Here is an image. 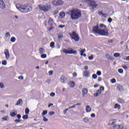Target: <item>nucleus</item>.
I'll list each match as a JSON object with an SVG mask.
<instances>
[{
    "label": "nucleus",
    "instance_id": "13",
    "mask_svg": "<svg viewBox=\"0 0 129 129\" xmlns=\"http://www.w3.org/2000/svg\"><path fill=\"white\" fill-rule=\"evenodd\" d=\"M69 54H75V55H77V51L74 50L72 48L69 49Z\"/></svg>",
    "mask_w": 129,
    "mask_h": 129
},
{
    "label": "nucleus",
    "instance_id": "29",
    "mask_svg": "<svg viewBox=\"0 0 129 129\" xmlns=\"http://www.w3.org/2000/svg\"><path fill=\"white\" fill-rule=\"evenodd\" d=\"M48 24H49V25H53V24H54V21L52 18L49 19V20L48 21Z\"/></svg>",
    "mask_w": 129,
    "mask_h": 129
},
{
    "label": "nucleus",
    "instance_id": "36",
    "mask_svg": "<svg viewBox=\"0 0 129 129\" xmlns=\"http://www.w3.org/2000/svg\"><path fill=\"white\" fill-rule=\"evenodd\" d=\"M39 51H40V54H43V53H44V48H40Z\"/></svg>",
    "mask_w": 129,
    "mask_h": 129
},
{
    "label": "nucleus",
    "instance_id": "32",
    "mask_svg": "<svg viewBox=\"0 0 129 129\" xmlns=\"http://www.w3.org/2000/svg\"><path fill=\"white\" fill-rule=\"evenodd\" d=\"M41 58H42L43 59H46V58H47V54H41Z\"/></svg>",
    "mask_w": 129,
    "mask_h": 129
},
{
    "label": "nucleus",
    "instance_id": "58",
    "mask_svg": "<svg viewBox=\"0 0 129 129\" xmlns=\"http://www.w3.org/2000/svg\"><path fill=\"white\" fill-rule=\"evenodd\" d=\"M19 80H23L24 79V77L23 76H20L19 77Z\"/></svg>",
    "mask_w": 129,
    "mask_h": 129
},
{
    "label": "nucleus",
    "instance_id": "1",
    "mask_svg": "<svg viewBox=\"0 0 129 129\" xmlns=\"http://www.w3.org/2000/svg\"><path fill=\"white\" fill-rule=\"evenodd\" d=\"M16 8L18 11H20L22 14H26V13H29L32 11V7L28 5H22L21 4H16Z\"/></svg>",
    "mask_w": 129,
    "mask_h": 129
},
{
    "label": "nucleus",
    "instance_id": "50",
    "mask_svg": "<svg viewBox=\"0 0 129 129\" xmlns=\"http://www.w3.org/2000/svg\"><path fill=\"white\" fill-rule=\"evenodd\" d=\"M99 90H101V91H104V87L103 86H100Z\"/></svg>",
    "mask_w": 129,
    "mask_h": 129
},
{
    "label": "nucleus",
    "instance_id": "54",
    "mask_svg": "<svg viewBox=\"0 0 129 129\" xmlns=\"http://www.w3.org/2000/svg\"><path fill=\"white\" fill-rule=\"evenodd\" d=\"M46 83H47V84H50V83H51V80L48 79V80H46Z\"/></svg>",
    "mask_w": 129,
    "mask_h": 129
},
{
    "label": "nucleus",
    "instance_id": "9",
    "mask_svg": "<svg viewBox=\"0 0 129 129\" xmlns=\"http://www.w3.org/2000/svg\"><path fill=\"white\" fill-rule=\"evenodd\" d=\"M4 54L5 55L6 60H9V59H10V57L11 56L9 49H6L4 51Z\"/></svg>",
    "mask_w": 129,
    "mask_h": 129
},
{
    "label": "nucleus",
    "instance_id": "22",
    "mask_svg": "<svg viewBox=\"0 0 129 129\" xmlns=\"http://www.w3.org/2000/svg\"><path fill=\"white\" fill-rule=\"evenodd\" d=\"M59 17L61 19H64V18H65V12H60L59 14Z\"/></svg>",
    "mask_w": 129,
    "mask_h": 129
},
{
    "label": "nucleus",
    "instance_id": "57",
    "mask_svg": "<svg viewBox=\"0 0 129 129\" xmlns=\"http://www.w3.org/2000/svg\"><path fill=\"white\" fill-rule=\"evenodd\" d=\"M17 117L19 119H21V118L22 117V116H21V114H18Z\"/></svg>",
    "mask_w": 129,
    "mask_h": 129
},
{
    "label": "nucleus",
    "instance_id": "38",
    "mask_svg": "<svg viewBox=\"0 0 129 129\" xmlns=\"http://www.w3.org/2000/svg\"><path fill=\"white\" fill-rule=\"evenodd\" d=\"M5 37H6V38H10V37H11V34H10L9 32H7V33H6V35Z\"/></svg>",
    "mask_w": 129,
    "mask_h": 129
},
{
    "label": "nucleus",
    "instance_id": "25",
    "mask_svg": "<svg viewBox=\"0 0 129 129\" xmlns=\"http://www.w3.org/2000/svg\"><path fill=\"white\" fill-rule=\"evenodd\" d=\"M17 111H15V112H12L11 113H10V115L11 116H12V117H15V116L16 115H17Z\"/></svg>",
    "mask_w": 129,
    "mask_h": 129
},
{
    "label": "nucleus",
    "instance_id": "46",
    "mask_svg": "<svg viewBox=\"0 0 129 129\" xmlns=\"http://www.w3.org/2000/svg\"><path fill=\"white\" fill-rule=\"evenodd\" d=\"M49 115H51V116L54 115V114H55V112L54 111H50L49 112Z\"/></svg>",
    "mask_w": 129,
    "mask_h": 129
},
{
    "label": "nucleus",
    "instance_id": "62",
    "mask_svg": "<svg viewBox=\"0 0 129 129\" xmlns=\"http://www.w3.org/2000/svg\"><path fill=\"white\" fill-rule=\"evenodd\" d=\"M21 120L20 119H16L15 120V122H21Z\"/></svg>",
    "mask_w": 129,
    "mask_h": 129
},
{
    "label": "nucleus",
    "instance_id": "19",
    "mask_svg": "<svg viewBox=\"0 0 129 129\" xmlns=\"http://www.w3.org/2000/svg\"><path fill=\"white\" fill-rule=\"evenodd\" d=\"M117 102H118L119 103H121V104H123L125 102L124 100H123V99L119 98L117 100Z\"/></svg>",
    "mask_w": 129,
    "mask_h": 129
},
{
    "label": "nucleus",
    "instance_id": "51",
    "mask_svg": "<svg viewBox=\"0 0 129 129\" xmlns=\"http://www.w3.org/2000/svg\"><path fill=\"white\" fill-rule=\"evenodd\" d=\"M43 120L44 122L48 121V118H46L45 116L43 117Z\"/></svg>",
    "mask_w": 129,
    "mask_h": 129
},
{
    "label": "nucleus",
    "instance_id": "23",
    "mask_svg": "<svg viewBox=\"0 0 129 129\" xmlns=\"http://www.w3.org/2000/svg\"><path fill=\"white\" fill-rule=\"evenodd\" d=\"M114 108L115 109H120V105L118 104H115L114 105Z\"/></svg>",
    "mask_w": 129,
    "mask_h": 129
},
{
    "label": "nucleus",
    "instance_id": "43",
    "mask_svg": "<svg viewBox=\"0 0 129 129\" xmlns=\"http://www.w3.org/2000/svg\"><path fill=\"white\" fill-rule=\"evenodd\" d=\"M92 78H93V79H97V75H96V74H93L92 75Z\"/></svg>",
    "mask_w": 129,
    "mask_h": 129
},
{
    "label": "nucleus",
    "instance_id": "7",
    "mask_svg": "<svg viewBox=\"0 0 129 129\" xmlns=\"http://www.w3.org/2000/svg\"><path fill=\"white\" fill-rule=\"evenodd\" d=\"M52 4L55 7H57L58 6H61V5H63V1L61 0H53L52 1Z\"/></svg>",
    "mask_w": 129,
    "mask_h": 129
},
{
    "label": "nucleus",
    "instance_id": "31",
    "mask_svg": "<svg viewBox=\"0 0 129 129\" xmlns=\"http://www.w3.org/2000/svg\"><path fill=\"white\" fill-rule=\"evenodd\" d=\"M79 52H80L81 55H82V54H83V53H85V52L86 51V50L85 49H84L81 50H80V49H79Z\"/></svg>",
    "mask_w": 129,
    "mask_h": 129
},
{
    "label": "nucleus",
    "instance_id": "55",
    "mask_svg": "<svg viewBox=\"0 0 129 129\" xmlns=\"http://www.w3.org/2000/svg\"><path fill=\"white\" fill-rule=\"evenodd\" d=\"M50 96H51L52 97H54V96H55V93H51L50 94Z\"/></svg>",
    "mask_w": 129,
    "mask_h": 129
},
{
    "label": "nucleus",
    "instance_id": "21",
    "mask_svg": "<svg viewBox=\"0 0 129 129\" xmlns=\"http://www.w3.org/2000/svg\"><path fill=\"white\" fill-rule=\"evenodd\" d=\"M86 112H90V111H91V108L90 107V106L87 105L86 106Z\"/></svg>",
    "mask_w": 129,
    "mask_h": 129
},
{
    "label": "nucleus",
    "instance_id": "8",
    "mask_svg": "<svg viewBox=\"0 0 129 129\" xmlns=\"http://www.w3.org/2000/svg\"><path fill=\"white\" fill-rule=\"evenodd\" d=\"M44 13H47V12H49L50 10L52 9L51 7V5L50 4H46L44 5Z\"/></svg>",
    "mask_w": 129,
    "mask_h": 129
},
{
    "label": "nucleus",
    "instance_id": "40",
    "mask_svg": "<svg viewBox=\"0 0 129 129\" xmlns=\"http://www.w3.org/2000/svg\"><path fill=\"white\" fill-rule=\"evenodd\" d=\"M29 112H30V110L29 109V108H26L25 109V113H26V114H29Z\"/></svg>",
    "mask_w": 129,
    "mask_h": 129
},
{
    "label": "nucleus",
    "instance_id": "59",
    "mask_svg": "<svg viewBox=\"0 0 129 129\" xmlns=\"http://www.w3.org/2000/svg\"><path fill=\"white\" fill-rule=\"evenodd\" d=\"M58 39H62L63 38V36L61 35H58Z\"/></svg>",
    "mask_w": 129,
    "mask_h": 129
},
{
    "label": "nucleus",
    "instance_id": "17",
    "mask_svg": "<svg viewBox=\"0 0 129 129\" xmlns=\"http://www.w3.org/2000/svg\"><path fill=\"white\" fill-rule=\"evenodd\" d=\"M38 8L40 11H43V12H45V5H43L41 4L39 6Z\"/></svg>",
    "mask_w": 129,
    "mask_h": 129
},
{
    "label": "nucleus",
    "instance_id": "2",
    "mask_svg": "<svg viewBox=\"0 0 129 129\" xmlns=\"http://www.w3.org/2000/svg\"><path fill=\"white\" fill-rule=\"evenodd\" d=\"M93 31L95 34H98L101 36H108V30L107 29H101L99 26H94Z\"/></svg>",
    "mask_w": 129,
    "mask_h": 129
},
{
    "label": "nucleus",
    "instance_id": "61",
    "mask_svg": "<svg viewBox=\"0 0 129 129\" xmlns=\"http://www.w3.org/2000/svg\"><path fill=\"white\" fill-rule=\"evenodd\" d=\"M76 106V105H74L70 107L69 108L71 109V108H74Z\"/></svg>",
    "mask_w": 129,
    "mask_h": 129
},
{
    "label": "nucleus",
    "instance_id": "45",
    "mask_svg": "<svg viewBox=\"0 0 129 129\" xmlns=\"http://www.w3.org/2000/svg\"><path fill=\"white\" fill-rule=\"evenodd\" d=\"M22 118H23V119H28V115H25L23 116Z\"/></svg>",
    "mask_w": 129,
    "mask_h": 129
},
{
    "label": "nucleus",
    "instance_id": "24",
    "mask_svg": "<svg viewBox=\"0 0 129 129\" xmlns=\"http://www.w3.org/2000/svg\"><path fill=\"white\" fill-rule=\"evenodd\" d=\"M62 52H63V53L64 54H69V49L67 50L66 48H63L62 50Z\"/></svg>",
    "mask_w": 129,
    "mask_h": 129
},
{
    "label": "nucleus",
    "instance_id": "3",
    "mask_svg": "<svg viewBox=\"0 0 129 129\" xmlns=\"http://www.w3.org/2000/svg\"><path fill=\"white\" fill-rule=\"evenodd\" d=\"M71 17L73 20H77L79 18H81V11L79 10H71Z\"/></svg>",
    "mask_w": 129,
    "mask_h": 129
},
{
    "label": "nucleus",
    "instance_id": "20",
    "mask_svg": "<svg viewBox=\"0 0 129 129\" xmlns=\"http://www.w3.org/2000/svg\"><path fill=\"white\" fill-rule=\"evenodd\" d=\"M2 119L4 121H6L9 120V119H10V117H9V116H5L2 117Z\"/></svg>",
    "mask_w": 129,
    "mask_h": 129
},
{
    "label": "nucleus",
    "instance_id": "35",
    "mask_svg": "<svg viewBox=\"0 0 129 129\" xmlns=\"http://www.w3.org/2000/svg\"><path fill=\"white\" fill-rule=\"evenodd\" d=\"M11 42H12L13 43L16 42V38L14 37H13L11 38L10 40Z\"/></svg>",
    "mask_w": 129,
    "mask_h": 129
},
{
    "label": "nucleus",
    "instance_id": "33",
    "mask_svg": "<svg viewBox=\"0 0 129 129\" xmlns=\"http://www.w3.org/2000/svg\"><path fill=\"white\" fill-rule=\"evenodd\" d=\"M47 113L48 112L47 111V110H44L41 113V115H42V116H44V115H46V114H47Z\"/></svg>",
    "mask_w": 129,
    "mask_h": 129
},
{
    "label": "nucleus",
    "instance_id": "49",
    "mask_svg": "<svg viewBox=\"0 0 129 129\" xmlns=\"http://www.w3.org/2000/svg\"><path fill=\"white\" fill-rule=\"evenodd\" d=\"M97 75H98V76H101V72L99 71H97Z\"/></svg>",
    "mask_w": 129,
    "mask_h": 129
},
{
    "label": "nucleus",
    "instance_id": "48",
    "mask_svg": "<svg viewBox=\"0 0 129 129\" xmlns=\"http://www.w3.org/2000/svg\"><path fill=\"white\" fill-rule=\"evenodd\" d=\"M88 59L90 60H93V55H91V56H89Z\"/></svg>",
    "mask_w": 129,
    "mask_h": 129
},
{
    "label": "nucleus",
    "instance_id": "18",
    "mask_svg": "<svg viewBox=\"0 0 129 129\" xmlns=\"http://www.w3.org/2000/svg\"><path fill=\"white\" fill-rule=\"evenodd\" d=\"M23 104V100L22 99H20L16 103L15 105L18 106V105H22Z\"/></svg>",
    "mask_w": 129,
    "mask_h": 129
},
{
    "label": "nucleus",
    "instance_id": "37",
    "mask_svg": "<svg viewBox=\"0 0 129 129\" xmlns=\"http://www.w3.org/2000/svg\"><path fill=\"white\" fill-rule=\"evenodd\" d=\"M111 83H112V84H114V83H116V80H115V79H112L111 80Z\"/></svg>",
    "mask_w": 129,
    "mask_h": 129
},
{
    "label": "nucleus",
    "instance_id": "56",
    "mask_svg": "<svg viewBox=\"0 0 129 129\" xmlns=\"http://www.w3.org/2000/svg\"><path fill=\"white\" fill-rule=\"evenodd\" d=\"M58 28H61V29H63V28H65V25H59L58 26Z\"/></svg>",
    "mask_w": 129,
    "mask_h": 129
},
{
    "label": "nucleus",
    "instance_id": "30",
    "mask_svg": "<svg viewBox=\"0 0 129 129\" xmlns=\"http://www.w3.org/2000/svg\"><path fill=\"white\" fill-rule=\"evenodd\" d=\"M64 79H65V77L64 76H62L60 77V80H61V81H62V83H66V82L65 81H64Z\"/></svg>",
    "mask_w": 129,
    "mask_h": 129
},
{
    "label": "nucleus",
    "instance_id": "60",
    "mask_svg": "<svg viewBox=\"0 0 129 129\" xmlns=\"http://www.w3.org/2000/svg\"><path fill=\"white\" fill-rule=\"evenodd\" d=\"M102 79L101 78V77H99L98 79V81L99 82H100V81H102Z\"/></svg>",
    "mask_w": 129,
    "mask_h": 129
},
{
    "label": "nucleus",
    "instance_id": "14",
    "mask_svg": "<svg viewBox=\"0 0 129 129\" xmlns=\"http://www.w3.org/2000/svg\"><path fill=\"white\" fill-rule=\"evenodd\" d=\"M68 85H70V87L73 88L75 86V82L73 81H70L68 83Z\"/></svg>",
    "mask_w": 129,
    "mask_h": 129
},
{
    "label": "nucleus",
    "instance_id": "6",
    "mask_svg": "<svg viewBox=\"0 0 129 129\" xmlns=\"http://www.w3.org/2000/svg\"><path fill=\"white\" fill-rule=\"evenodd\" d=\"M70 36L76 42H78V41H79V37H78V35L75 32H72V33L70 34Z\"/></svg>",
    "mask_w": 129,
    "mask_h": 129
},
{
    "label": "nucleus",
    "instance_id": "64",
    "mask_svg": "<svg viewBox=\"0 0 129 129\" xmlns=\"http://www.w3.org/2000/svg\"><path fill=\"white\" fill-rule=\"evenodd\" d=\"M91 116L92 117H95V114H94V113L91 114Z\"/></svg>",
    "mask_w": 129,
    "mask_h": 129
},
{
    "label": "nucleus",
    "instance_id": "44",
    "mask_svg": "<svg viewBox=\"0 0 129 129\" xmlns=\"http://www.w3.org/2000/svg\"><path fill=\"white\" fill-rule=\"evenodd\" d=\"M7 60H3L2 61V65H4L5 66H6V65H7Z\"/></svg>",
    "mask_w": 129,
    "mask_h": 129
},
{
    "label": "nucleus",
    "instance_id": "11",
    "mask_svg": "<svg viewBox=\"0 0 129 129\" xmlns=\"http://www.w3.org/2000/svg\"><path fill=\"white\" fill-rule=\"evenodd\" d=\"M83 77H90V73L88 71H85L83 72Z\"/></svg>",
    "mask_w": 129,
    "mask_h": 129
},
{
    "label": "nucleus",
    "instance_id": "26",
    "mask_svg": "<svg viewBox=\"0 0 129 129\" xmlns=\"http://www.w3.org/2000/svg\"><path fill=\"white\" fill-rule=\"evenodd\" d=\"M99 28H101L102 29H106L107 27L105 26V25L103 24H100Z\"/></svg>",
    "mask_w": 129,
    "mask_h": 129
},
{
    "label": "nucleus",
    "instance_id": "27",
    "mask_svg": "<svg viewBox=\"0 0 129 129\" xmlns=\"http://www.w3.org/2000/svg\"><path fill=\"white\" fill-rule=\"evenodd\" d=\"M119 56H120V53L117 52V53H115L114 54V57H115V58H118V57H119Z\"/></svg>",
    "mask_w": 129,
    "mask_h": 129
},
{
    "label": "nucleus",
    "instance_id": "16",
    "mask_svg": "<svg viewBox=\"0 0 129 129\" xmlns=\"http://www.w3.org/2000/svg\"><path fill=\"white\" fill-rule=\"evenodd\" d=\"M105 56L107 59H108V60L113 61V58L111 57L109 54H108V53H106Z\"/></svg>",
    "mask_w": 129,
    "mask_h": 129
},
{
    "label": "nucleus",
    "instance_id": "53",
    "mask_svg": "<svg viewBox=\"0 0 129 129\" xmlns=\"http://www.w3.org/2000/svg\"><path fill=\"white\" fill-rule=\"evenodd\" d=\"M108 23H111V22H112V19L111 18H108Z\"/></svg>",
    "mask_w": 129,
    "mask_h": 129
},
{
    "label": "nucleus",
    "instance_id": "41",
    "mask_svg": "<svg viewBox=\"0 0 129 129\" xmlns=\"http://www.w3.org/2000/svg\"><path fill=\"white\" fill-rule=\"evenodd\" d=\"M58 13H59V11L55 10L53 12L54 16H56V15H58Z\"/></svg>",
    "mask_w": 129,
    "mask_h": 129
},
{
    "label": "nucleus",
    "instance_id": "47",
    "mask_svg": "<svg viewBox=\"0 0 129 129\" xmlns=\"http://www.w3.org/2000/svg\"><path fill=\"white\" fill-rule=\"evenodd\" d=\"M0 87L1 88H5V85L3 83H0Z\"/></svg>",
    "mask_w": 129,
    "mask_h": 129
},
{
    "label": "nucleus",
    "instance_id": "28",
    "mask_svg": "<svg viewBox=\"0 0 129 129\" xmlns=\"http://www.w3.org/2000/svg\"><path fill=\"white\" fill-rule=\"evenodd\" d=\"M84 122H85V123H88V122H89V119L87 118H84L83 119Z\"/></svg>",
    "mask_w": 129,
    "mask_h": 129
},
{
    "label": "nucleus",
    "instance_id": "12",
    "mask_svg": "<svg viewBox=\"0 0 129 129\" xmlns=\"http://www.w3.org/2000/svg\"><path fill=\"white\" fill-rule=\"evenodd\" d=\"M6 8V4L3 1L0 0V9H5Z\"/></svg>",
    "mask_w": 129,
    "mask_h": 129
},
{
    "label": "nucleus",
    "instance_id": "15",
    "mask_svg": "<svg viewBox=\"0 0 129 129\" xmlns=\"http://www.w3.org/2000/svg\"><path fill=\"white\" fill-rule=\"evenodd\" d=\"M100 94H101V90L99 89L97 91V93L94 94V96H95V97H97V96H99Z\"/></svg>",
    "mask_w": 129,
    "mask_h": 129
},
{
    "label": "nucleus",
    "instance_id": "39",
    "mask_svg": "<svg viewBox=\"0 0 129 129\" xmlns=\"http://www.w3.org/2000/svg\"><path fill=\"white\" fill-rule=\"evenodd\" d=\"M117 89L120 91H121L122 90V86H118Z\"/></svg>",
    "mask_w": 129,
    "mask_h": 129
},
{
    "label": "nucleus",
    "instance_id": "4",
    "mask_svg": "<svg viewBox=\"0 0 129 129\" xmlns=\"http://www.w3.org/2000/svg\"><path fill=\"white\" fill-rule=\"evenodd\" d=\"M109 126V129H122L123 126L122 125H119L116 126L115 124V121L111 120L110 121L109 124H108Z\"/></svg>",
    "mask_w": 129,
    "mask_h": 129
},
{
    "label": "nucleus",
    "instance_id": "52",
    "mask_svg": "<svg viewBox=\"0 0 129 129\" xmlns=\"http://www.w3.org/2000/svg\"><path fill=\"white\" fill-rule=\"evenodd\" d=\"M48 75L51 76V75H53V71H50L48 72Z\"/></svg>",
    "mask_w": 129,
    "mask_h": 129
},
{
    "label": "nucleus",
    "instance_id": "63",
    "mask_svg": "<svg viewBox=\"0 0 129 129\" xmlns=\"http://www.w3.org/2000/svg\"><path fill=\"white\" fill-rule=\"evenodd\" d=\"M73 76H74L75 77H76V76H77V73H74L73 74Z\"/></svg>",
    "mask_w": 129,
    "mask_h": 129
},
{
    "label": "nucleus",
    "instance_id": "42",
    "mask_svg": "<svg viewBox=\"0 0 129 129\" xmlns=\"http://www.w3.org/2000/svg\"><path fill=\"white\" fill-rule=\"evenodd\" d=\"M54 45H55V43H54V42H52L50 43V46L51 47V48H54Z\"/></svg>",
    "mask_w": 129,
    "mask_h": 129
},
{
    "label": "nucleus",
    "instance_id": "34",
    "mask_svg": "<svg viewBox=\"0 0 129 129\" xmlns=\"http://www.w3.org/2000/svg\"><path fill=\"white\" fill-rule=\"evenodd\" d=\"M118 73H120V74H122L123 73V70L122 69H120L118 70Z\"/></svg>",
    "mask_w": 129,
    "mask_h": 129
},
{
    "label": "nucleus",
    "instance_id": "5",
    "mask_svg": "<svg viewBox=\"0 0 129 129\" xmlns=\"http://www.w3.org/2000/svg\"><path fill=\"white\" fill-rule=\"evenodd\" d=\"M88 4L91 8H96L97 7H98V4H96V2L95 1H93L92 0H89L88 1Z\"/></svg>",
    "mask_w": 129,
    "mask_h": 129
},
{
    "label": "nucleus",
    "instance_id": "10",
    "mask_svg": "<svg viewBox=\"0 0 129 129\" xmlns=\"http://www.w3.org/2000/svg\"><path fill=\"white\" fill-rule=\"evenodd\" d=\"M82 95L83 97H85L86 95H87V94L88 93V89L87 88H83L82 90Z\"/></svg>",
    "mask_w": 129,
    "mask_h": 129
}]
</instances>
